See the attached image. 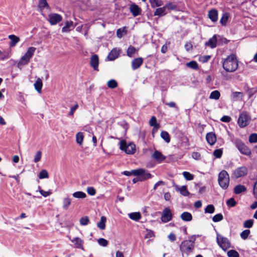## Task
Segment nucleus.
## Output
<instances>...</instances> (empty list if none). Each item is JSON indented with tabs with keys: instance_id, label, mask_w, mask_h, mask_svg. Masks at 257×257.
<instances>
[{
	"instance_id": "f257e3e1",
	"label": "nucleus",
	"mask_w": 257,
	"mask_h": 257,
	"mask_svg": "<svg viewBox=\"0 0 257 257\" xmlns=\"http://www.w3.org/2000/svg\"><path fill=\"white\" fill-rule=\"evenodd\" d=\"M223 69L227 72L235 71L238 66V62L234 54L228 56L223 62Z\"/></svg>"
},
{
	"instance_id": "f03ea898",
	"label": "nucleus",
	"mask_w": 257,
	"mask_h": 257,
	"mask_svg": "<svg viewBox=\"0 0 257 257\" xmlns=\"http://www.w3.org/2000/svg\"><path fill=\"white\" fill-rule=\"evenodd\" d=\"M36 50V48L33 47H29L28 49L27 52L18 62L17 67L19 69H22L24 66L27 65L29 63L30 60L33 56Z\"/></svg>"
},
{
	"instance_id": "7ed1b4c3",
	"label": "nucleus",
	"mask_w": 257,
	"mask_h": 257,
	"mask_svg": "<svg viewBox=\"0 0 257 257\" xmlns=\"http://www.w3.org/2000/svg\"><path fill=\"white\" fill-rule=\"evenodd\" d=\"M194 249V241L186 240L183 241L180 245V250L182 255L186 254L187 256L192 252Z\"/></svg>"
},
{
	"instance_id": "20e7f679",
	"label": "nucleus",
	"mask_w": 257,
	"mask_h": 257,
	"mask_svg": "<svg viewBox=\"0 0 257 257\" xmlns=\"http://www.w3.org/2000/svg\"><path fill=\"white\" fill-rule=\"evenodd\" d=\"M119 149L129 155L134 154L136 152V145L133 143H127L125 140H121L119 143Z\"/></svg>"
},
{
	"instance_id": "39448f33",
	"label": "nucleus",
	"mask_w": 257,
	"mask_h": 257,
	"mask_svg": "<svg viewBox=\"0 0 257 257\" xmlns=\"http://www.w3.org/2000/svg\"><path fill=\"white\" fill-rule=\"evenodd\" d=\"M218 181L220 186L222 189H226L228 188L229 183V176L226 171L222 170L219 173Z\"/></svg>"
},
{
	"instance_id": "423d86ee",
	"label": "nucleus",
	"mask_w": 257,
	"mask_h": 257,
	"mask_svg": "<svg viewBox=\"0 0 257 257\" xmlns=\"http://www.w3.org/2000/svg\"><path fill=\"white\" fill-rule=\"evenodd\" d=\"M135 174L136 175V176L139 177V180L140 181H145L152 178L153 177L148 171L144 169H137V171L135 172Z\"/></svg>"
},
{
	"instance_id": "0eeeda50",
	"label": "nucleus",
	"mask_w": 257,
	"mask_h": 257,
	"mask_svg": "<svg viewBox=\"0 0 257 257\" xmlns=\"http://www.w3.org/2000/svg\"><path fill=\"white\" fill-rule=\"evenodd\" d=\"M248 169L245 166H241L236 168L232 173V177L235 179L243 177L248 174Z\"/></svg>"
},
{
	"instance_id": "6e6552de",
	"label": "nucleus",
	"mask_w": 257,
	"mask_h": 257,
	"mask_svg": "<svg viewBox=\"0 0 257 257\" xmlns=\"http://www.w3.org/2000/svg\"><path fill=\"white\" fill-rule=\"evenodd\" d=\"M235 146L239 151L242 154L249 156L251 154V151L242 142L239 140L235 141Z\"/></svg>"
},
{
	"instance_id": "1a4fd4ad",
	"label": "nucleus",
	"mask_w": 257,
	"mask_h": 257,
	"mask_svg": "<svg viewBox=\"0 0 257 257\" xmlns=\"http://www.w3.org/2000/svg\"><path fill=\"white\" fill-rule=\"evenodd\" d=\"M250 118L246 112H242L238 119V124L241 127L246 126L249 123Z\"/></svg>"
},
{
	"instance_id": "9d476101",
	"label": "nucleus",
	"mask_w": 257,
	"mask_h": 257,
	"mask_svg": "<svg viewBox=\"0 0 257 257\" xmlns=\"http://www.w3.org/2000/svg\"><path fill=\"white\" fill-rule=\"evenodd\" d=\"M217 241L220 247L224 250L230 247V242L226 237L218 235L217 236Z\"/></svg>"
},
{
	"instance_id": "9b49d317",
	"label": "nucleus",
	"mask_w": 257,
	"mask_h": 257,
	"mask_svg": "<svg viewBox=\"0 0 257 257\" xmlns=\"http://www.w3.org/2000/svg\"><path fill=\"white\" fill-rule=\"evenodd\" d=\"M173 214L170 209L168 207H166L162 212L161 219L163 222L166 223L171 220Z\"/></svg>"
},
{
	"instance_id": "f8f14e48",
	"label": "nucleus",
	"mask_w": 257,
	"mask_h": 257,
	"mask_svg": "<svg viewBox=\"0 0 257 257\" xmlns=\"http://www.w3.org/2000/svg\"><path fill=\"white\" fill-rule=\"evenodd\" d=\"M62 20V17L56 13L50 14L47 18L48 21L51 25H56Z\"/></svg>"
},
{
	"instance_id": "ddd939ff",
	"label": "nucleus",
	"mask_w": 257,
	"mask_h": 257,
	"mask_svg": "<svg viewBox=\"0 0 257 257\" xmlns=\"http://www.w3.org/2000/svg\"><path fill=\"white\" fill-rule=\"evenodd\" d=\"M120 49L118 48H114L109 53L106 59L108 61H113L116 59L119 56Z\"/></svg>"
},
{
	"instance_id": "4468645a",
	"label": "nucleus",
	"mask_w": 257,
	"mask_h": 257,
	"mask_svg": "<svg viewBox=\"0 0 257 257\" xmlns=\"http://www.w3.org/2000/svg\"><path fill=\"white\" fill-rule=\"evenodd\" d=\"M90 66L95 71H98L99 58L97 55H93L90 58Z\"/></svg>"
},
{
	"instance_id": "2eb2a0df",
	"label": "nucleus",
	"mask_w": 257,
	"mask_h": 257,
	"mask_svg": "<svg viewBox=\"0 0 257 257\" xmlns=\"http://www.w3.org/2000/svg\"><path fill=\"white\" fill-rule=\"evenodd\" d=\"M152 158L159 163H161L165 159V157L158 151H155L152 155Z\"/></svg>"
},
{
	"instance_id": "dca6fc26",
	"label": "nucleus",
	"mask_w": 257,
	"mask_h": 257,
	"mask_svg": "<svg viewBox=\"0 0 257 257\" xmlns=\"http://www.w3.org/2000/svg\"><path fill=\"white\" fill-rule=\"evenodd\" d=\"M206 140L210 145H214L216 141V138L215 134L213 133H207L206 136Z\"/></svg>"
},
{
	"instance_id": "f3484780",
	"label": "nucleus",
	"mask_w": 257,
	"mask_h": 257,
	"mask_svg": "<svg viewBox=\"0 0 257 257\" xmlns=\"http://www.w3.org/2000/svg\"><path fill=\"white\" fill-rule=\"evenodd\" d=\"M143 60L142 58L139 57L135 59L132 62V66L133 70H135L139 68L142 64Z\"/></svg>"
},
{
	"instance_id": "a211bd4d",
	"label": "nucleus",
	"mask_w": 257,
	"mask_h": 257,
	"mask_svg": "<svg viewBox=\"0 0 257 257\" xmlns=\"http://www.w3.org/2000/svg\"><path fill=\"white\" fill-rule=\"evenodd\" d=\"M72 202L71 198L69 196H66L62 199V207L64 210H67Z\"/></svg>"
},
{
	"instance_id": "6ab92c4d",
	"label": "nucleus",
	"mask_w": 257,
	"mask_h": 257,
	"mask_svg": "<svg viewBox=\"0 0 257 257\" xmlns=\"http://www.w3.org/2000/svg\"><path fill=\"white\" fill-rule=\"evenodd\" d=\"M208 17L213 22H215L218 19V12L215 9H212L208 12Z\"/></svg>"
},
{
	"instance_id": "aec40b11",
	"label": "nucleus",
	"mask_w": 257,
	"mask_h": 257,
	"mask_svg": "<svg viewBox=\"0 0 257 257\" xmlns=\"http://www.w3.org/2000/svg\"><path fill=\"white\" fill-rule=\"evenodd\" d=\"M130 11L134 16H137L141 14V9L136 5L133 4L130 6Z\"/></svg>"
},
{
	"instance_id": "412c9836",
	"label": "nucleus",
	"mask_w": 257,
	"mask_h": 257,
	"mask_svg": "<svg viewBox=\"0 0 257 257\" xmlns=\"http://www.w3.org/2000/svg\"><path fill=\"white\" fill-rule=\"evenodd\" d=\"M217 40L216 35H214L207 42L205 43V45L211 48H214L216 47Z\"/></svg>"
},
{
	"instance_id": "4be33fe9",
	"label": "nucleus",
	"mask_w": 257,
	"mask_h": 257,
	"mask_svg": "<svg viewBox=\"0 0 257 257\" xmlns=\"http://www.w3.org/2000/svg\"><path fill=\"white\" fill-rule=\"evenodd\" d=\"M71 241L74 244L76 248L83 249V241L81 238L76 237L71 239Z\"/></svg>"
},
{
	"instance_id": "5701e85b",
	"label": "nucleus",
	"mask_w": 257,
	"mask_h": 257,
	"mask_svg": "<svg viewBox=\"0 0 257 257\" xmlns=\"http://www.w3.org/2000/svg\"><path fill=\"white\" fill-rule=\"evenodd\" d=\"M73 28V22L72 21H67L65 22V25L62 29V32H68Z\"/></svg>"
},
{
	"instance_id": "b1692460",
	"label": "nucleus",
	"mask_w": 257,
	"mask_h": 257,
	"mask_svg": "<svg viewBox=\"0 0 257 257\" xmlns=\"http://www.w3.org/2000/svg\"><path fill=\"white\" fill-rule=\"evenodd\" d=\"M246 190V187L242 185H238L234 187L233 191L235 194H239L242 192H244Z\"/></svg>"
},
{
	"instance_id": "393cba45",
	"label": "nucleus",
	"mask_w": 257,
	"mask_h": 257,
	"mask_svg": "<svg viewBox=\"0 0 257 257\" xmlns=\"http://www.w3.org/2000/svg\"><path fill=\"white\" fill-rule=\"evenodd\" d=\"M181 218L185 221H190L192 219L191 214L188 212H184L181 215Z\"/></svg>"
},
{
	"instance_id": "a878e982",
	"label": "nucleus",
	"mask_w": 257,
	"mask_h": 257,
	"mask_svg": "<svg viewBox=\"0 0 257 257\" xmlns=\"http://www.w3.org/2000/svg\"><path fill=\"white\" fill-rule=\"evenodd\" d=\"M166 14V9L164 6L161 8H157L154 13V15L160 17L165 16Z\"/></svg>"
},
{
	"instance_id": "bb28decb",
	"label": "nucleus",
	"mask_w": 257,
	"mask_h": 257,
	"mask_svg": "<svg viewBox=\"0 0 257 257\" xmlns=\"http://www.w3.org/2000/svg\"><path fill=\"white\" fill-rule=\"evenodd\" d=\"M127 33V30L125 27L119 28L116 31V36L118 38H121Z\"/></svg>"
},
{
	"instance_id": "cd10ccee",
	"label": "nucleus",
	"mask_w": 257,
	"mask_h": 257,
	"mask_svg": "<svg viewBox=\"0 0 257 257\" xmlns=\"http://www.w3.org/2000/svg\"><path fill=\"white\" fill-rule=\"evenodd\" d=\"M84 140L83 133L78 132L76 135V142L80 146L82 145Z\"/></svg>"
},
{
	"instance_id": "c85d7f7f",
	"label": "nucleus",
	"mask_w": 257,
	"mask_h": 257,
	"mask_svg": "<svg viewBox=\"0 0 257 257\" xmlns=\"http://www.w3.org/2000/svg\"><path fill=\"white\" fill-rule=\"evenodd\" d=\"M9 38L11 41V43L10 44L11 47L15 46L16 45V44L18 43L20 41L19 38L14 35H10L9 36Z\"/></svg>"
},
{
	"instance_id": "c756f323",
	"label": "nucleus",
	"mask_w": 257,
	"mask_h": 257,
	"mask_svg": "<svg viewBox=\"0 0 257 257\" xmlns=\"http://www.w3.org/2000/svg\"><path fill=\"white\" fill-rule=\"evenodd\" d=\"M106 222V218L105 216H101L100 221L97 223V227L101 229L104 230L105 228V223Z\"/></svg>"
},
{
	"instance_id": "7c9ffc66",
	"label": "nucleus",
	"mask_w": 257,
	"mask_h": 257,
	"mask_svg": "<svg viewBox=\"0 0 257 257\" xmlns=\"http://www.w3.org/2000/svg\"><path fill=\"white\" fill-rule=\"evenodd\" d=\"M129 217L135 221H138L141 218V214L140 212H133L128 214Z\"/></svg>"
},
{
	"instance_id": "2f4dec72",
	"label": "nucleus",
	"mask_w": 257,
	"mask_h": 257,
	"mask_svg": "<svg viewBox=\"0 0 257 257\" xmlns=\"http://www.w3.org/2000/svg\"><path fill=\"white\" fill-rule=\"evenodd\" d=\"M72 196L75 198L83 199L86 197V195L82 191H77L72 194Z\"/></svg>"
},
{
	"instance_id": "473e14b6",
	"label": "nucleus",
	"mask_w": 257,
	"mask_h": 257,
	"mask_svg": "<svg viewBox=\"0 0 257 257\" xmlns=\"http://www.w3.org/2000/svg\"><path fill=\"white\" fill-rule=\"evenodd\" d=\"M242 96V93L240 92H234L231 95V99L233 101H236L241 98Z\"/></svg>"
},
{
	"instance_id": "72a5a7b5",
	"label": "nucleus",
	"mask_w": 257,
	"mask_h": 257,
	"mask_svg": "<svg viewBox=\"0 0 257 257\" xmlns=\"http://www.w3.org/2000/svg\"><path fill=\"white\" fill-rule=\"evenodd\" d=\"M229 14L227 13L223 14L220 19V22L222 26H225L229 18Z\"/></svg>"
},
{
	"instance_id": "f704fd0d",
	"label": "nucleus",
	"mask_w": 257,
	"mask_h": 257,
	"mask_svg": "<svg viewBox=\"0 0 257 257\" xmlns=\"http://www.w3.org/2000/svg\"><path fill=\"white\" fill-rule=\"evenodd\" d=\"M161 137L167 143L170 142V135L168 132L166 131L162 132Z\"/></svg>"
},
{
	"instance_id": "c9c22d12",
	"label": "nucleus",
	"mask_w": 257,
	"mask_h": 257,
	"mask_svg": "<svg viewBox=\"0 0 257 257\" xmlns=\"http://www.w3.org/2000/svg\"><path fill=\"white\" fill-rule=\"evenodd\" d=\"M151 7L153 8L158 7L163 5V2L161 0H150Z\"/></svg>"
},
{
	"instance_id": "e433bc0d",
	"label": "nucleus",
	"mask_w": 257,
	"mask_h": 257,
	"mask_svg": "<svg viewBox=\"0 0 257 257\" xmlns=\"http://www.w3.org/2000/svg\"><path fill=\"white\" fill-rule=\"evenodd\" d=\"M164 7L166 10L167 9L168 10H176L177 9L176 5L171 2L167 3Z\"/></svg>"
},
{
	"instance_id": "4c0bfd02",
	"label": "nucleus",
	"mask_w": 257,
	"mask_h": 257,
	"mask_svg": "<svg viewBox=\"0 0 257 257\" xmlns=\"http://www.w3.org/2000/svg\"><path fill=\"white\" fill-rule=\"evenodd\" d=\"M220 96V92L218 90H214L210 93L209 98L212 99L218 100Z\"/></svg>"
},
{
	"instance_id": "58836bf2",
	"label": "nucleus",
	"mask_w": 257,
	"mask_h": 257,
	"mask_svg": "<svg viewBox=\"0 0 257 257\" xmlns=\"http://www.w3.org/2000/svg\"><path fill=\"white\" fill-rule=\"evenodd\" d=\"M35 89L39 93H41V89L43 86L42 81H35L34 84Z\"/></svg>"
},
{
	"instance_id": "ea45409f",
	"label": "nucleus",
	"mask_w": 257,
	"mask_h": 257,
	"mask_svg": "<svg viewBox=\"0 0 257 257\" xmlns=\"http://www.w3.org/2000/svg\"><path fill=\"white\" fill-rule=\"evenodd\" d=\"M186 66L195 70H197L198 68V64L195 61H192L186 63Z\"/></svg>"
},
{
	"instance_id": "a19ab883",
	"label": "nucleus",
	"mask_w": 257,
	"mask_h": 257,
	"mask_svg": "<svg viewBox=\"0 0 257 257\" xmlns=\"http://www.w3.org/2000/svg\"><path fill=\"white\" fill-rule=\"evenodd\" d=\"M150 125L152 126H154L157 128L159 127V124L157 123V119L155 116H153L149 121Z\"/></svg>"
},
{
	"instance_id": "79ce46f5",
	"label": "nucleus",
	"mask_w": 257,
	"mask_h": 257,
	"mask_svg": "<svg viewBox=\"0 0 257 257\" xmlns=\"http://www.w3.org/2000/svg\"><path fill=\"white\" fill-rule=\"evenodd\" d=\"M180 193L184 196H187L189 194V192L187 190V187L186 186H182L180 188L178 189Z\"/></svg>"
},
{
	"instance_id": "37998d69",
	"label": "nucleus",
	"mask_w": 257,
	"mask_h": 257,
	"mask_svg": "<svg viewBox=\"0 0 257 257\" xmlns=\"http://www.w3.org/2000/svg\"><path fill=\"white\" fill-rule=\"evenodd\" d=\"M215 211V208L212 204L208 205L205 208L204 212L206 213L212 214L214 213Z\"/></svg>"
},
{
	"instance_id": "c03bdc74",
	"label": "nucleus",
	"mask_w": 257,
	"mask_h": 257,
	"mask_svg": "<svg viewBox=\"0 0 257 257\" xmlns=\"http://www.w3.org/2000/svg\"><path fill=\"white\" fill-rule=\"evenodd\" d=\"M136 49L133 46H130L127 50V55L132 57V56L136 53Z\"/></svg>"
},
{
	"instance_id": "a18cd8bd",
	"label": "nucleus",
	"mask_w": 257,
	"mask_h": 257,
	"mask_svg": "<svg viewBox=\"0 0 257 257\" xmlns=\"http://www.w3.org/2000/svg\"><path fill=\"white\" fill-rule=\"evenodd\" d=\"M49 175L48 172L46 170H42L39 174V178L41 179L44 178H48Z\"/></svg>"
},
{
	"instance_id": "49530a36",
	"label": "nucleus",
	"mask_w": 257,
	"mask_h": 257,
	"mask_svg": "<svg viewBox=\"0 0 257 257\" xmlns=\"http://www.w3.org/2000/svg\"><path fill=\"white\" fill-rule=\"evenodd\" d=\"M223 218V215L221 213H218L215 215L213 218L212 220L213 222H217L221 221Z\"/></svg>"
},
{
	"instance_id": "de8ad7c7",
	"label": "nucleus",
	"mask_w": 257,
	"mask_h": 257,
	"mask_svg": "<svg viewBox=\"0 0 257 257\" xmlns=\"http://www.w3.org/2000/svg\"><path fill=\"white\" fill-rule=\"evenodd\" d=\"M183 175L187 180H192L194 178L193 175L188 172H183Z\"/></svg>"
},
{
	"instance_id": "09e8293b",
	"label": "nucleus",
	"mask_w": 257,
	"mask_h": 257,
	"mask_svg": "<svg viewBox=\"0 0 257 257\" xmlns=\"http://www.w3.org/2000/svg\"><path fill=\"white\" fill-rule=\"evenodd\" d=\"M39 7L40 9H45L48 8V4L46 0H40L39 3Z\"/></svg>"
},
{
	"instance_id": "8fccbe9b",
	"label": "nucleus",
	"mask_w": 257,
	"mask_h": 257,
	"mask_svg": "<svg viewBox=\"0 0 257 257\" xmlns=\"http://www.w3.org/2000/svg\"><path fill=\"white\" fill-rule=\"evenodd\" d=\"M249 141L251 143H257V134L255 133L251 134L249 137Z\"/></svg>"
},
{
	"instance_id": "3c124183",
	"label": "nucleus",
	"mask_w": 257,
	"mask_h": 257,
	"mask_svg": "<svg viewBox=\"0 0 257 257\" xmlns=\"http://www.w3.org/2000/svg\"><path fill=\"white\" fill-rule=\"evenodd\" d=\"M98 243L102 246H106L108 245V241L103 238H99L97 240Z\"/></svg>"
},
{
	"instance_id": "603ef678",
	"label": "nucleus",
	"mask_w": 257,
	"mask_h": 257,
	"mask_svg": "<svg viewBox=\"0 0 257 257\" xmlns=\"http://www.w3.org/2000/svg\"><path fill=\"white\" fill-rule=\"evenodd\" d=\"M249 233H250L249 230H248V229L244 230L240 233V237L243 239H246L248 237Z\"/></svg>"
},
{
	"instance_id": "864d4df0",
	"label": "nucleus",
	"mask_w": 257,
	"mask_h": 257,
	"mask_svg": "<svg viewBox=\"0 0 257 257\" xmlns=\"http://www.w3.org/2000/svg\"><path fill=\"white\" fill-rule=\"evenodd\" d=\"M228 257H239L238 253L234 250H230L227 252Z\"/></svg>"
},
{
	"instance_id": "5fc2aeb1",
	"label": "nucleus",
	"mask_w": 257,
	"mask_h": 257,
	"mask_svg": "<svg viewBox=\"0 0 257 257\" xmlns=\"http://www.w3.org/2000/svg\"><path fill=\"white\" fill-rule=\"evenodd\" d=\"M253 223V221L252 219H249L244 221L243 224V227L245 228H251Z\"/></svg>"
},
{
	"instance_id": "6e6d98bb",
	"label": "nucleus",
	"mask_w": 257,
	"mask_h": 257,
	"mask_svg": "<svg viewBox=\"0 0 257 257\" xmlns=\"http://www.w3.org/2000/svg\"><path fill=\"white\" fill-rule=\"evenodd\" d=\"M41 157H42L41 151H38L35 156L34 162L35 163L38 162L39 161H40L41 160Z\"/></svg>"
},
{
	"instance_id": "4d7b16f0",
	"label": "nucleus",
	"mask_w": 257,
	"mask_h": 257,
	"mask_svg": "<svg viewBox=\"0 0 257 257\" xmlns=\"http://www.w3.org/2000/svg\"><path fill=\"white\" fill-rule=\"evenodd\" d=\"M38 188H39V191L40 193L45 197H46L51 194V192L50 191H45L41 189L40 186H39Z\"/></svg>"
},
{
	"instance_id": "13d9d810",
	"label": "nucleus",
	"mask_w": 257,
	"mask_h": 257,
	"mask_svg": "<svg viewBox=\"0 0 257 257\" xmlns=\"http://www.w3.org/2000/svg\"><path fill=\"white\" fill-rule=\"evenodd\" d=\"M211 57L209 55L206 56H201L199 58V60L200 62L202 63H205L208 61V60L210 59Z\"/></svg>"
},
{
	"instance_id": "bf43d9fd",
	"label": "nucleus",
	"mask_w": 257,
	"mask_h": 257,
	"mask_svg": "<svg viewBox=\"0 0 257 257\" xmlns=\"http://www.w3.org/2000/svg\"><path fill=\"white\" fill-rule=\"evenodd\" d=\"M226 204L228 207H234L236 204V202L234 198H231L227 201Z\"/></svg>"
},
{
	"instance_id": "052dcab7",
	"label": "nucleus",
	"mask_w": 257,
	"mask_h": 257,
	"mask_svg": "<svg viewBox=\"0 0 257 257\" xmlns=\"http://www.w3.org/2000/svg\"><path fill=\"white\" fill-rule=\"evenodd\" d=\"M89 221L88 217L84 216L80 219V223L82 225H86L88 223Z\"/></svg>"
},
{
	"instance_id": "680f3d73",
	"label": "nucleus",
	"mask_w": 257,
	"mask_h": 257,
	"mask_svg": "<svg viewBox=\"0 0 257 257\" xmlns=\"http://www.w3.org/2000/svg\"><path fill=\"white\" fill-rule=\"evenodd\" d=\"M213 155L217 158H220L222 155V151L221 149L215 150L213 152Z\"/></svg>"
},
{
	"instance_id": "e2e57ef3",
	"label": "nucleus",
	"mask_w": 257,
	"mask_h": 257,
	"mask_svg": "<svg viewBox=\"0 0 257 257\" xmlns=\"http://www.w3.org/2000/svg\"><path fill=\"white\" fill-rule=\"evenodd\" d=\"M87 193L91 196H93L96 194L95 189L92 187H89L87 188Z\"/></svg>"
},
{
	"instance_id": "0e129e2a",
	"label": "nucleus",
	"mask_w": 257,
	"mask_h": 257,
	"mask_svg": "<svg viewBox=\"0 0 257 257\" xmlns=\"http://www.w3.org/2000/svg\"><path fill=\"white\" fill-rule=\"evenodd\" d=\"M147 233L146 234L145 237L146 238H150L154 236V233L153 231L149 229H146Z\"/></svg>"
},
{
	"instance_id": "69168bd1",
	"label": "nucleus",
	"mask_w": 257,
	"mask_h": 257,
	"mask_svg": "<svg viewBox=\"0 0 257 257\" xmlns=\"http://www.w3.org/2000/svg\"><path fill=\"white\" fill-rule=\"evenodd\" d=\"M136 171H137V169L133 170L131 171H125L122 172V174L127 176H130L131 175H134L136 176V175L135 174V172Z\"/></svg>"
},
{
	"instance_id": "338daca9",
	"label": "nucleus",
	"mask_w": 257,
	"mask_h": 257,
	"mask_svg": "<svg viewBox=\"0 0 257 257\" xmlns=\"http://www.w3.org/2000/svg\"><path fill=\"white\" fill-rule=\"evenodd\" d=\"M192 157L196 160H199L201 159V155L198 152H193L192 153Z\"/></svg>"
},
{
	"instance_id": "774afa93",
	"label": "nucleus",
	"mask_w": 257,
	"mask_h": 257,
	"mask_svg": "<svg viewBox=\"0 0 257 257\" xmlns=\"http://www.w3.org/2000/svg\"><path fill=\"white\" fill-rule=\"evenodd\" d=\"M107 85L110 88H114L117 86V84L116 81H107Z\"/></svg>"
}]
</instances>
